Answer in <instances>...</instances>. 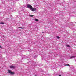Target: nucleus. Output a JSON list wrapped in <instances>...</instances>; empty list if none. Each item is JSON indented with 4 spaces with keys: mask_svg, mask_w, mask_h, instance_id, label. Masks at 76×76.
<instances>
[{
    "mask_svg": "<svg viewBox=\"0 0 76 76\" xmlns=\"http://www.w3.org/2000/svg\"><path fill=\"white\" fill-rule=\"evenodd\" d=\"M27 8L30 9V10H31V9L32 7V6L31 5L29 4L27 5Z\"/></svg>",
    "mask_w": 76,
    "mask_h": 76,
    "instance_id": "nucleus-1",
    "label": "nucleus"
},
{
    "mask_svg": "<svg viewBox=\"0 0 76 76\" xmlns=\"http://www.w3.org/2000/svg\"><path fill=\"white\" fill-rule=\"evenodd\" d=\"M8 73H10V75H13L14 74H15V73L12 72V71L10 70H8Z\"/></svg>",
    "mask_w": 76,
    "mask_h": 76,
    "instance_id": "nucleus-2",
    "label": "nucleus"
},
{
    "mask_svg": "<svg viewBox=\"0 0 76 76\" xmlns=\"http://www.w3.org/2000/svg\"><path fill=\"white\" fill-rule=\"evenodd\" d=\"M31 11H32V12H34V11H35L37 10V9L36 8H34L32 7V8H31Z\"/></svg>",
    "mask_w": 76,
    "mask_h": 76,
    "instance_id": "nucleus-3",
    "label": "nucleus"
},
{
    "mask_svg": "<svg viewBox=\"0 0 76 76\" xmlns=\"http://www.w3.org/2000/svg\"><path fill=\"white\" fill-rule=\"evenodd\" d=\"M10 67L11 69H14V68H15V66L13 65H11L10 66Z\"/></svg>",
    "mask_w": 76,
    "mask_h": 76,
    "instance_id": "nucleus-4",
    "label": "nucleus"
},
{
    "mask_svg": "<svg viewBox=\"0 0 76 76\" xmlns=\"http://www.w3.org/2000/svg\"><path fill=\"white\" fill-rule=\"evenodd\" d=\"M75 56H71L70 58V59H72V58H75Z\"/></svg>",
    "mask_w": 76,
    "mask_h": 76,
    "instance_id": "nucleus-5",
    "label": "nucleus"
},
{
    "mask_svg": "<svg viewBox=\"0 0 76 76\" xmlns=\"http://www.w3.org/2000/svg\"><path fill=\"white\" fill-rule=\"evenodd\" d=\"M64 66H69V67H70V65L68 64H66V65H64Z\"/></svg>",
    "mask_w": 76,
    "mask_h": 76,
    "instance_id": "nucleus-6",
    "label": "nucleus"
},
{
    "mask_svg": "<svg viewBox=\"0 0 76 76\" xmlns=\"http://www.w3.org/2000/svg\"><path fill=\"white\" fill-rule=\"evenodd\" d=\"M66 47H70V46H69V45H66Z\"/></svg>",
    "mask_w": 76,
    "mask_h": 76,
    "instance_id": "nucleus-7",
    "label": "nucleus"
},
{
    "mask_svg": "<svg viewBox=\"0 0 76 76\" xmlns=\"http://www.w3.org/2000/svg\"><path fill=\"white\" fill-rule=\"evenodd\" d=\"M35 21H38V19H35Z\"/></svg>",
    "mask_w": 76,
    "mask_h": 76,
    "instance_id": "nucleus-8",
    "label": "nucleus"
},
{
    "mask_svg": "<svg viewBox=\"0 0 76 76\" xmlns=\"http://www.w3.org/2000/svg\"><path fill=\"white\" fill-rule=\"evenodd\" d=\"M57 38H58V39H59L60 37H59L58 36H57Z\"/></svg>",
    "mask_w": 76,
    "mask_h": 76,
    "instance_id": "nucleus-9",
    "label": "nucleus"
},
{
    "mask_svg": "<svg viewBox=\"0 0 76 76\" xmlns=\"http://www.w3.org/2000/svg\"><path fill=\"white\" fill-rule=\"evenodd\" d=\"M29 16H30L31 17H33V16H34V15H30Z\"/></svg>",
    "mask_w": 76,
    "mask_h": 76,
    "instance_id": "nucleus-10",
    "label": "nucleus"
},
{
    "mask_svg": "<svg viewBox=\"0 0 76 76\" xmlns=\"http://www.w3.org/2000/svg\"><path fill=\"white\" fill-rule=\"evenodd\" d=\"M0 23V24H4V23H3V22H1Z\"/></svg>",
    "mask_w": 76,
    "mask_h": 76,
    "instance_id": "nucleus-11",
    "label": "nucleus"
},
{
    "mask_svg": "<svg viewBox=\"0 0 76 76\" xmlns=\"http://www.w3.org/2000/svg\"><path fill=\"white\" fill-rule=\"evenodd\" d=\"M0 48H2V47H1V46L0 45Z\"/></svg>",
    "mask_w": 76,
    "mask_h": 76,
    "instance_id": "nucleus-12",
    "label": "nucleus"
},
{
    "mask_svg": "<svg viewBox=\"0 0 76 76\" xmlns=\"http://www.w3.org/2000/svg\"><path fill=\"white\" fill-rule=\"evenodd\" d=\"M59 76H62L61 75H59Z\"/></svg>",
    "mask_w": 76,
    "mask_h": 76,
    "instance_id": "nucleus-13",
    "label": "nucleus"
},
{
    "mask_svg": "<svg viewBox=\"0 0 76 76\" xmlns=\"http://www.w3.org/2000/svg\"><path fill=\"white\" fill-rule=\"evenodd\" d=\"M19 28H22L21 27H19Z\"/></svg>",
    "mask_w": 76,
    "mask_h": 76,
    "instance_id": "nucleus-14",
    "label": "nucleus"
},
{
    "mask_svg": "<svg viewBox=\"0 0 76 76\" xmlns=\"http://www.w3.org/2000/svg\"><path fill=\"white\" fill-rule=\"evenodd\" d=\"M35 76H37V75H35Z\"/></svg>",
    "mask_w": 76,
    "mask_h": 76,
    "instance_id": "nucleus-15",
    "label": "nucleus"
},
{
    "mask_svg": "<svg viewBox=\"0 0 76 76\" xmlns=\"http://www.w3.org/2000/svg\"><path fill=\"white\" fill-rule=\"evenodd\" d=\"M42 33H44V32H42Z\"/></svg>",
    "mask_w": 76,
    "mask_h": 76,
    "instance_id": "nucleus-16",
    "label": "nucleus"
}]
</instances>
